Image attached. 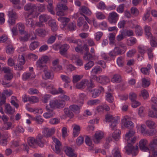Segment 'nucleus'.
Returning <instances> with one entry per match:
<instances>
[{
	"mask_svg": "<svg viewBox=\"0 0 157 157\" xmlns=\"http://www.w3.org/2000/svg\"><path fill=\"white\" fill-rule=\"evenodd\" d=\"M135 131L131 129L129 130L125 135V140L127 142L128 145L126 147V151L128 155L132 154L133 155H136L138 153V147L137 145L133 146L132 144L135 143L136 138L133 136Z\"/></svg>",
	"mask_w": 157,
	"mask_h": 157,
	"instance_id": "obj_1",
	"label": "nucleus"
},
{
	"mask_svg": "<svg viewBox=\"0 0 157 157\" xmlns=\"http://www.w3.org/2000/svg\"><path fill=\"white\" fill-rule=\"evenodd\" d=\"M45 140L43 138V136L39 134L36 140L33 137H29L28 139V143L29 146L33 148L36 147L37 145L42 147L44 144Z\"/></svg>",
	"mask_w": 157,
	"mask_h": 157,
	"instance_id": "obj_2",
	"label": "nucleus"
},
{
	"mask_svg": "<svg viewBox=\"0 0 157 157\" xmlns=\"http://www.w3.org/2000/svg\"><path fill=\"white\" fill-rule=\"evenodd\" d=\"M67 7L61 3H58L56 8V14L58 16L62 17L65 15L64 12L68 10Z\"/></svg>",
	"mask_w": 157,
	"mask_h": 157,
	"instance_id": "obj_3",
	"label": "nucleus"
},
{
	"mask_svg": "<svg viewBox=\"0 0 157 157\" xmlns=\"http://www.w3.org/2000/svg\"><path fill=\"white\" fill-rule=\"evenodd\" d=\"M65 103L62 101L58 100H52L50 101L49 105L52 108H63L65 105Z\"/></svg>",
	"mask_w": 157,
	"mask_h": 157,
	"instance_id": "obj_4",
	"label": "nucleus"
},
{
	"mask_svg": "<svg viewBox=\"0 0 157 157\" xmlns=\"http://www.w3.org/2000/svg\"><path fill=\"white\" fill-rule=\"evenodd\" d=\"M119 15L115 12H112L109 14L108 17L109 22L111 24H116L119 19Z\"/></svg>",
	"mask_w": 157,
	"mask_h": 157,
	"instance_id": "obj_5",
	"label": "nucleus"
},
{
	"mask_svg": "<svg viewBox=\"0 0 157 157\" xmlns=\"http://www.w3.org/2000/svg\"><path fill=\"white\" fill-rule=\"evenodd\" d=\"M46 109L48 112L44 113L43 114V116L45 118H49L55 115L56 113L54 112L53 108L51 107L50 106H47L46 107Z\"/></svg>",
	"mask_w": 157,
	"mask_h": 157,
	"instance_id": "obj_6",
	"label": "nucleus"
},
{
	"mask_svg": "<svg viewBox=\"0 0 157 157\" xmlns=\"http://www.w3.org/2000/svg\"><path fill=\"white\" fill-rule=\"evenodd\" d=\"M147 140L146 139L141 140L139 142V146L140 149L144 151H149V148L147 147Z\"/></svg>",
	"mask_w": 157,
	"mask_h": 157,
	"instance_id": "obj_7",
	"label": "nucleus"
},
{
	"mask_svg": "<svg viewBox=\"0 0 157 157\" xmlns=\"http://www.w3.org/2000/svg\"><path fill=\"white\" fill-rule=\"evenodd\" d=\"M52 139L55 143V149L54 150V151L57 154H60L61 151V144L59 141L55 137H52Z\"/></svg>",
	"mask_w": 157,
	"mask_h": 157,
	"instance_id": "obj_8",
	"label": "nucleus"
},
{
	"mask_svg": "<svg viewBox=\"0 0 157 157\" xmlns=\"http://www.w3.org/2000/svg\"><path fill=\"white\" fill-rule=\"evenodd\" d=\"M55 132V130L54 128H45L42 132L43 135H42L48 138L51 137L53 134Z\"/></svg>",
	"mask_w": 157,
	"mask_h": 157,
	"instance_id": "obj_9",
	"label": "nucleus"
},
{
	"mask_svg": "<svg viewBox=\"0 0 157 157\" xmlns=\"http://www.w3.org/2000/svg\"><path fill=\"white\" fill-rule=\"evenodd\" d=\"M9 18L8 22L12 25L14 24L15 23V19L17 18L16 13L13 10L10 11H9Z\"/></svg>",
	"mask_w": 157,
	"mask_h": 157,
	"instance_id": "obj_10",
	"label": "nucleus"
},
{
	"mask_svg": "<svg viewBox=\"0 0 157 157\" xmlns=\"http://www.w3.org/2000/svg\"><path fill=\"white\" fill-rule=\"evenodd\" d=\"M103 136V133L102 132L99 131L96 132L93 138L94 142L96 144L99 143Z\"/></svg>",
	"mask_w": 157,
	"mask_h": 157,
	"instance_id": "obj_11",
	"label": "nucleus"
},
{
	"mask_svg": "<svg viewBox=\"0 0 157 157\" xmlns=\"http://www.w3.org/2000/svg\"><path fill=\"white\" fill-rule=\"evenodd\" d=\"M36 66L37 69L45 72L48 69V67L45 64L41 62L40 60H38L36 62Z\"/></svg>",
	"mask_w": 157,
	"mask_h": 157,
	"instance_id": "obj_12",
	"label": "nucleus"
},
{
	"mask_svg": "<svg viewBox=\"0 0 157 157\" xmlns=\"http://www.w3.org/2000/svg\"><path fill=\"white\" fill-rule=\"evenodd\" d=\"M35 33L39 36L44 37L48 33V31L44 29L38 28L35 30Z\"/></svg>",
	"mask_w": 157,
	"mask_h": 157,
	"instance_id": "obj_13",
	"label": "nucleus"
},
{
	"mask_svg": "<svg viewBox=\"0 0 157 157\" xmlns=\"http://www.w3.org/2000/svg\"><path fill=\"white\" fill-rule=\"evenodd\" d=\"M70 46L67 44L62 45L59 48V53L62 56H65L67 50L70 48Z\"/></svg>",
	"mask_w": 157,
	"mask_h": 157,
	"instance_id": "obj_14",
	"label": "nucleus"
},
{
	"mask_svg": "<svg viewBox=\"0 0 157 157\" xmlns=\"http://www.w3.org/2000/svg\"><path fill=\"white\" fill-rule=\"evenodd\" d=\"M22 35H24L23 36H20L19 40L21 41L25 42L29 40L30 37V35L28 32L24 31L22 33H20Z\"/></svg>",
	"mask_w": 157,
	"mask_h": 157,
	"instance_id": "obj_15",
	"label": "nucleus"
},
{
	"mask_svg": "<svg viewBox=\"0 0 157 157\" xmlns=\"http://www.w3.org/2000/svg\"><path fill=\"white\" fill-rule=\"evenodd\" d=\"M64 149L67 155L70 157H76V155L74 153L73 150L70 147L65 146Z\"/></svg>",
	"mask_w": 157,
	"mask_h": 157,
	"instance_id": "obj_16",
	"label": "nucleus"
},
{
	"mask_svg": "<svg viewBox=\"0 0 157 157\" xmlns=\"http://www.w3.org/2000/svg\"><path fill=\"white\" fill-rule=\"evenodd\" d=\"M88 82V80L84 79L82 80L80 82L77 83L76 87L77 88L80 89H84L87 86V84Z\"/></svg>",
	"mask_w": 157,
	"mask_h": 157,
	"instance_id": "obj_17",
	"label": "nucleus"
},
{
	"mask_svg": "<svg viewBox=\"0 0 157 157\" xmlns=\"http://www.w3.org/2000/svg\"><path fill=\"white\" fill-rule=\"evenodd\" d=\"M5 112L6 114L12 115L15 112V109L11 106L10 104H7L5 105Z\"/></svg>",
	"mask_w": 157,
	"mask_h": 157,
	"instance_id": "obj_18",
	"label": "nucleus"
},
{
	"mask_svg": "<svg viewBox=\"0 0 157 157\" xmlns=\"http://www.w3.org/2000/svg\"><path fill=\"white\" fill-rule=\"evenodd\" d=\"M36 8V6L30 3H29L26 4L24 6V9L26 11H29L30 15L32 14L33 12L35 9Z\"/></svg>",
	"mask_w": 157,
	"mask_h": 157,
	"instance_id": "obj_19",
	"label": "nucleus"
},
{
	"mask_svg": "<svg viewBox=\"0 0 157 157\" xmlns=\"http://www.w3.org/2000/svg\"><path fill=\"white\" fill-rule=\"evenodd\" d=\"M124 127L130 130L132 129L134 127V124L131 121L128 120L126 119H124Z\"/></svg>",
	"mask_w": 157,
	"mask_h": 157,
	"instance_id": "obj_20",
	"label": "nucleus"
},
{
	"mask_svg": "<svg viewBox=\"0 0 157 157\" xmlns=\"http://www.w3.org/2000/svg\"><path fill=\"white\" fill-rule=\"evenodd\" d=\"M153 110H149L148 113V116L152 118H157V108L151 107Z\"/></svg>",
	"mask_w": 157,
	"mask_h": 157,
	"instance_id": "obj_21",
	"label": "nucleus"
},
{
	"mask_svg": "<svg viewBox=\"0 0 157 157\" xmlns=\"http://www.w3.org/2000/svg\"><path fill=\"white\" fill-rule=\"evenodd\" d=\"M58 21L61 22L60 25L61 28H63L69 21V19L67 18L60 17L58 18Z\"/></svg>",
	"mask_w": 157,
	"mask_h": 157,
	"instance_id": "obj_22",
	"label": "nucleus"
},
{
	"mask_svg": "<svg viewBox=\"0 0 157 157\" xmlns=\"http://www.w3.org/2000/svg\"><path fill=\"white\" fill-rule=\"evenodd\" d=\"M73 126V135L74 137H77L79 134L80 127L78 125L74 124Z\"/></svg>",
	"mask_w": 157,
	"mask_h": 157,
	"instance_id": "obj_23",
	"label": "nucleus"
},
{
	"mask_svg": "<svg viewBox=\"0 0 157 157\" xmlns=\"http://www.w3.org/2000/svg\"><path fill=\"white\" fill-rule=\"evenodd\" d=\"M152 67L151 64H148L147 67H142L141 68V72L144 75H148L150 73V70H151Z\"/></svg>",
	"mask_w": 157,
	"mask_h": 157,
	"instance_id": "obj_24",
	"label": "nucleus"
},
{
	"mask_svg": "<svg viewBox=\"0 0 157 157\" xmlns=\"http://www.w3.org/2000/svg\"><path fill=\"white\" fill-rule=\"evenodd\" d=\"M95 56L94 55H92L89 52H86L83 56L84 59L86 61L94 60Z\"/></svg>",
	"mask_w": 157,
	"mask_h": 157,
	"instance_id": "obj_25",
	"label": "nucleus"
},
{
	"mask_svg": "<svg viewBox=\"0 0 157 157\" xmlns=\"http://www.w3.org/2000/svg\"><path fill=\"white\" fill-rule=\"evenodd\" d=\"M65 40L69 43H74L77 44L79 47L80 45L78 44L79 42H80L81 40H76L74 38L70 37H67L65 39Z\"/></svg>",
	"mask_w": 157,
	"mask_h": 157,
	"instance_id": "obj_26",
	"label": "nucleus"
},
{
	"mask_svg": "<svg viewBox=\"0 0 157 157\" xmlns=\"http://www.w3.org/2000/svg\"><path fill=\"white\" fill-rule=\"evenodd\" d=\"M69 108L70 110L76 114H78L80 112V106L77 105H71L69 106Z\"/></svg>",
	"mask_w": 157,
	"mask_h": 157,
	"instance_id": "obj_27",
	"label": "nucleus"
},
{
	"mask_svg": "<svg viewBox=\"0 0 157 157\" xmlns=\"http://www.w3.org/2000/svg\"><path fill=\"white\" fill-rule=\"evenodd\" d=\"M110 81L109 78L105 75H100L99 83L101 84H105Z\"/></svg>",
	"mask_w": 157,
	"mask_h": 157,
	"instance_id": "obj_28",
	"label": "nucleus"
},
{
	"mask_svg": "<svg viewBox=\"0 0 157 157\" xmlns=\"http://www.w3.org/2000/svg\"><path fill=\"white\" fill-rule=\"evenodd\" d=\"M9 138L8 136L6 134L2 135V138L0 140V145L2 146H6L7 144V139Z\"/></svg>",
	"mask_w": 157,
	"mask_h": 157,
	"instance_id": "obj_29",
	"label": "nucleus"
},
{
	"mask_svg": "<svg viewBox=\"0 0 157 157\" xmlns=\"http://www.w3.org/2000/svg\"><path fill=\"white\" fill-rule=\"evenodd\" d=\"M113 157H121V152L119 148L115 147L112 151Z\"/></svg>",
	"mask_w": 157,
	"mask_h": 157,
	"instance_id": "obj_30",
	"label": "nucleus"
},
{
	"mask_svg": "<svg viewBox=\"0 0 157 157\" xmlns=\"http://www.w3.org/2000/svg\"><path fill=\"white\" fill-rule=\"evenodd\" d=\"M121 81V76L118 74L114 75L112 78V81L114 83H119Z\"/></svg>",
	"mask_w": 157,
	"mask_h": 157,
	"instance_id": "obj_31",
	"label": "nucleus"
},
{
	"mask_svg": "<svg viewBox=\"0 0 157 157\" xmlns=\"http://www.w3.org/2000/svg\"><path fill=\"white\" fill-rule=\"evenodd\" d=\"M121 132L119 130H115L112 134V137L116 140H118L120 137Z\"/></svg>",
	"mask_w": 157,
	"mask_h": 157,
	"instance_id": "obj_32",
	"label": "nucleus"
},
{
	"mask_svg": "<svg viewBox=\"0 0 157 157\" xmlns=\"http://www.w3.org/2000/svg\"><path fill=\"white\" fill-rule=\"evenodd\" d=\"M50 17L47 14H42L40 16L39 21L42 22H46L50 19Z\"/></svg>",
	"mask_w": 157,
	"mask_h": 157,
	"instance_id": "obj_33",
	"label": "nucleus"
},
{
	"mask_svg": "<svg viewBox=\"0 0 157 157\" xmlns=\"http://www.w3.org/2000/svg\"><path fill=\"white\" fill-rule=\"evenodd\" d=\"M85 142L86 144L89 146V149L90 150H92L93 148V145L92 144V141L88 136L86 137Z\"/></svg>",
	"mask_w": 157,
	"mask_h": 157,
	"instance_id": "obj_34",
	"label": "nucleus"
},
{
	"mask_svg": "<svg viewBox=\"0 0 157 157\" xmlns=\"http://www.w3.org/2000/svg\"><path fill=\"white\" fill-rule=\"evenodd\" d=\"M113 121H111L109 124L110 127L111 129L113 130H116L117 129V119L113 120Z\"/></svg>",
	"mask_w": 157,
	"mask_h": 157,
	"instance_id": "obj_35",
	"label": "nucleus"
},
{
	"mask_svg": "<svg viewBox=\"0 0 157 157\" xmlns=\"http://www.w3.org/2000/svg\"><path fill=\"white\" fill-rule=\"evenodd\" d=\"M147 126L150 128H153L156 126L155 123L151 120H147L146 122Z\"/></svg>",
	"mask_w": 157,
	"mask_h": 157,
	"instance_id": "obj_36",
	"label": "nucleus"
},
{
	"mask_svg": "<svg viewBox=\"0 0 157 157\" xmlns=\"http://www.w3.org/2000/svg\"><path fill=\"white\" fill-rule=\"evenodd\" d=\"M144 31L146 35L148 37V38H152V35L150 32V27L147 25L145 26Z\"/></svg>",
	"mask_w": 157,
	"mask_h": 157,
	"instance_id": "obj_37",
	"label": "nucleus"
},
{
	"mask_svg": "<svg viewBox=\"0 0 157 157\" xmlns=\"http://www.w3.org/2000/svg\"><path fill=\"white\" fill-rule=\"evenodd\" d=\"M115 33H111L109 34V44L111 45H113L115 43Z\"/></svg>",
	"mask_w": 157,
	"mask_h": 157,
	"instance_id": "obj_38",
	"label": "nucleus"
},
{
	"mask_svg": "<svg viewBox=\"0 0 157 157\" xmlns=\"http://www.w3.org/2000/svg\"><path fill=\"white\" fill-rule=\"evenodd\" d=\"M64 111L65 114L70 118L73 117L74 115L73 113L70 109L68 108H65L64 109Z\"/></svg>",
	"mask_w": 157,
	"mask_h": 157,
	"instance_id": "obj_39",
	"label": "nucleus"
},
{
	"mask_svg": "<svg viewBox=\"0 0 157 157\" xmlns=\"http://www.w3.org/2000/svg\"><path fill=\"white\" fill-rule=\"evenodd\" d=\"M81 10L83 13L87 15H90L91 14V11L87 7L85 6H82L81 9Z\"/></svg>",
	"mask_w": 157,
	"mask_h": 157,
	"instance_id": "obj_40",
	"label": "nucleus"
},
{
	"mask_svg": "<svg viewBox=\"0 0 157 157\" xmlns=\"http://www.w3.org/2000/svg\"><path fill=\"white\" fill-rule=\"evenodd\" d=\"M40 43L37 41H34L32 42L30 45L29 48L31 50H35L37 47L39 45Z\"/></svg>",
	"mask_w": 157,
	"mask_h": 157,
	"instance_id": "obj_41",
	"label": "nucleus"
},
{
	"mask_svg": "<svg viewBox=\"0 0 157 157\" xmlns=\"http://www.w3.org/2000/svg\"><path fill=\"white\" fill-rule=\"evenodd\" d=\"M17 26L18 27L20 34L25 31V26L21 22L17 24Z\"/></svg>",
	"mask_w": 157,
	"mask_h": 157,
	"instance_id": "obj_42",
	"label": "nucleus"
},
{
	"mask_svg": "<svg viewBox=\"0 0 157 157\" xmlns=\"http://www.w3.org/2000/svg\"><path fill=\"white\" fill-rule=\"evenodd\" d=\"M103 35V33L101 32H98L94 34V39L97 41H99Z\"/></svg>",
	"mask_w": 157,
	"mask_h": 157,
	"instance_id": "obj_43",
	"label": "nucleus"
},
{
	"mask_svg": "<svg viewBox=\"0 0 157 157\" xmlns=\"http://www.w3.org/2000/svg\"><path fill=\"white\" fill-rule=\"evenodd\" d=\"M136 33L137 35L138 36H141L143 33V29L139 25H136L135 27Z\"/></svg>",
	"mask_w": 157,
	"mask_h": 157,
	"instance_id": "obj_44",
	"label": "nucleus"
},
{
	"mask_svg": "<svg viewBox=\"0 0 157 157\" xmlns=\"http://www.w3.org/2000/svg\"><path fill=\"white\" fill-rule=\"evenodd\" d=\"M106 100L110 103H112L113 102V96L112 94L109 92H107L106 93Z\"/></svg>",
	"mask_w": 157,
	"mask_h": 157,
	"instance_id": "obj_45",
	"label": "nucleus"
},
{
	"mask_svg": "<svg viewBox=\"0 0 157 157\" xmlns=\"http://www.w3.org/2000/svg\"><path fill=\"white\" fill-rule=\"evenodd\" d=\"M94 65V63L92 61L88 62L84 65V68L86 70H89Z\"/></svg>",
	"mask_w": 157,
	"mask_h": 157,
	"instance_id": "obj_46",
	"label": "nucleus"
},
{
	"mask_svg": "<svg viewBox=\"0 0 157 157\" xmlns=\"http://www.w3.org/2000/svg\"><path fill=\"white\" fill-rule=\"evenodd\" d=\"M19 63L24 65L25 62V60L23 54L19 55L18 58Z\"/></svg>",
	"mask_w": 157,
	"mask_h": 157,
	"instance_id": "obj_47",
	"label": "nucleus"
},
{
	"mask_svg": "<svg viewBox=\"0 0 157 157\" xmlns=\"http://www.w3.org/2000/svg\"><path fill=\"white\" fill-rule=\"evenodd\" d=\"M150 84L149 81L146 79L145 78H143L142 79V86L144 87H148Z\"/></svg>",
	"mask_w": 157,
	"mask_h": 157,
	"instance_id": "obj_48",
	"label": "nucleus"
},
{
	"mask_svg": "<svg viewBox=\"0 0 157 157\" xmlns=\"http://www.w3.org/2000/svg\"><path fill=\"white\" fill-rule=\"evenodd\" d=\"M58 36L56 34L55 36H50L47 41V43L48 44H52L56 40V37Z\"/></svg>",
	"mask_w": 157,
	"mask_h": 157,
	"instance_id": "obj_49",
	"label": "nucleus"
},
{
	"mask_svg": "<svg viewBox=\"0 0 157 157\" xmlns=\"http://www.w3.org/2000/svg\"><path fill=\"white\" fill-rule=\"evenodd\" d=\"M14 49L12 45H8L6 47V52L9 54H11L14 52Z\"/></svg>",
	"mask_w": 157,
	"mask_h": 157,
	"instance_id": "obj_50",
	"label": "nucleus"
},
{
	"mask_svg": "<svg viewBox=\"0 0 157 157\" xmlns=\"http://www.w3.org/2000/svg\"><path fill=\"white\" fill-rule=\"evenodd\" d=\"M92 96L93 98H95L98 96L100 94L99 90L98 89H94L91 90Z\"/></svg>",
	"mask_w": 157,
	"mask_h": 157,
	"instance_id": "obj_51",
	"label": "nucleus"
},
{
	"mask_svg": "<svg viewBox=\"0 0 157 157\" xmlns=\"http://www.w3.org/2000/svg\"><path fill=\"white\" fill-rule=\"evenodd\" d=\"M100 102V101L98 99L91 100L88 101L87 104L89 105L92 106L96 105Z\"/></svg>",
	"mask_w": 157,
	"mask_h": 157,
	"instance_id": "obj_52",
	"label": "nucleus"
},
{
	"mask_svg": "<svg viewBox=\"0 0 157 157\" xmlns=\"http://www.w3.org/2000/svg\"><path fill=\"white\" fill-rule=\"evenodd\" d=\"M29 101L30 103H35L38 102L39 99L36 96H31L29 98Z\"/></svg>",
	"mask_w": 157,
	"mask_h": 157,
	"instance_id": "obj_53",
	"label": "nucleus"
},
{
	"mask_svg": "<svg viewBox=\"0 0 157 157\" xmlns=\"http://www.w3.org/2000/svg\"><path fill=\"white\" fill-rule=\"evenodd\" d=\"M151 101L152 103L151 107L157 108V97L154 96L151 98Z\"/></svg>",
	"mask_w": 157,
	"mask_h": 157,
	"instance_id": "obj_54",
	"label": "nucleus"
},
{
	"mask_svg": "<svg viewBox=\"0 0 157 157\" xmlns=\"http://www.w3.org/2000/svg\"><path fill=\"white\" fill-rule=\"evenodd\" d=\"M60 77L62 80L65 82L66 83H68L71 82V79L67 76L62 75Z\"/></svg>",
	"mask_w": 157,
	"mask_h": 157,
	"instance_id": "obj_55",
	"label": "nucleus"
},
{
	"mask_svg": "<svg viewBox=\"0 0 157 157\" xmlns=\"http://www.w3.org/2000/svg\"><path fill=\"white\" fill-rule=\"evenodd\" d=\"M82 77V76L78 75H75L73 77L72 82L74 83H76L79 81Z\"/></svg>",
	"mask_w": 157,
	"mask_h": 157,
	"instance_id": "obj_56",
	"label": "nucleus"
},
{
	"mask_svg": "<svg viewBox=\"0 0 157 157\" xmlns=\"http://www.w3.org/2000/svg\"><path fill=\"white\" fill-rule=\"evenodd\" d=\"M49 25L51 27L52 30L53 31H55L57 30V27L56 22L54 21H51Z\"/></svg>",
	"mask_w": 157,
	"mask_h": 157,
	"instance_id": "obj_57",
	"label": "nucleus"
},
{
	"mask_svg": "<svg viewBox=\"0 0 157 157\" xmlns=\"http://www.w3.org/2000/svg\"><path fill=\"white\" fill-rule=\"evenodd\" d=\"M102 69L99 66L95 67L91 71V72L94 74H96L99 72H101Z\"/></svg>",
	"mask_w": 157,
	"mask_h": 157,
	"instance_id": "obj_58",
	"label": "nucleus"
},
{
	"mask_svg": "<svg viewBox=\"0 0 157 157\" xmlns=\"http://www.w3.org/2000/svg\"><path fill=\"white\" fill-rule=\"evenodd\" d=\"M124 58L121 56L119 57L117 59V63L119 67H122L124 65Z\"/></svg>",
	"mask_w": 157,
	"mask_h": 157,
	"instance_id": "obj_59",
	"label": "nucleus"
},
{
	"mask_svg": "<svg viewBox=\"0 0 157 157\" xmlns=\"http://www.w3.org/2000/svg\"><path fill=\"white\" fill-rule=\"evenodd\" d=\"M150 15V13L149 11H147L144 14L143 17V20L144 21H146L148 20L149 22L151 21L152 20L151 18H149Z\"/></svg>",
	"mask_w": 157,
	"mask_h": 157,
	"instance_id": "obj_60",
	"label": "nucleus"
},
{
	"mask_svg": "<svg viewBox=\"0 0 157 157\" xmlns=\"http://www.w3.org/2000/svg\"><path fill=\"white\" fill-rule=\"evenodd\" d=\"M0 106L4 104L6 102V97L4 94H2L0 95Z\"/></svg>",
	"mask_w": 157,
	"mask_h": 157,
	"instance_id": "obj_61",
	"label": "nucleus"
},
{
	"mask_svg": "<svg viewBox=\"0 0 157 157\" xmlns=\"http://www.w3.org/2000/svg\"><path fill=\"white\" fill-rule=\"evenodd\" d=\"M60 121L59 118H55L51 119L50 120V123L52 124H58Z\"/></svg>",
	"mask_w": 157,
	"mask_h": 157,
	"instance_id": "obj_62",
	"label": "nucleus"
},
{
	"mask_svg": "<svg viewBox=\"0 0 157 157\" xmlns=\"http://www.w3.org/2000/svg\"><path fill=\"white\" fill-rule=\"evenodd\" d=\"M137 98V95L136 93L134 92H131L129 94V98L131 101L136 100Z\"/></svg>",
	"mask_w": 157,
	"mask_h": 157,
	"instance_id": "obj_63",
	"label": "nucleus"
},
{
	"mask_svg": "<svg viewBox=\"0 0 157 157\" xmlns=\"http://www.w3.org/2000/svg\"><path fill=\"white\" fill-rule=\"evenodd\" d=\"M25 24L27 26L32 27L34 25L33 19L31 18L26 19Z\"/></svg>",
	"mask_w": 157,
	"mask_h": 157,
	"instance_id": "obj_64",
	"label": "nucleus"
}]
</instances>
